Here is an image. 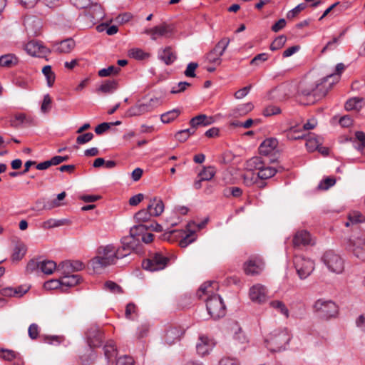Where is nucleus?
Segmentation results:
<instances>
[{
	"mask_svg": "<svg viewBox=\"0 0 365 365\" xmlns=\"http://www.w3.org/2000/svg\"><path fill=\"white\" fill-rule=\"evenodd\" d=\"M339 81V77L336 74H329L321 79V97L326 96Z\"/></svg>",
	"mask_w": 365,
	"mask_h": 365,
	"instance_id": "nucleus-19",
	"label": "nucleus"
},
{
	"mask_svg": "<svg viewBox=\"0 0 365 365\" xmlns=\"http://www.w3.org/2000/svg\"><path fill=\"white\" fill-rule=\"evenodd\" d=\"M280 113L281 109L279 107L269 105L263 110L262 114L265 117H269L274 115L279 114Z\"/></svg>",
	"mask_w": 365,
	"mask_h": 365,
	"instance_id": "nucleus-55",
	"label": "nucleus"
},
{
	"mask_svg": "<svg viewBox=\"0 0 365 365\" xmlns=\"http://www.w3.org/2000/svg\"><path fill=\"white\" fill-rule=\"evenodd\" d=\"M40 328L36 323L31 324L28 329V334L32 340L36 339L39 336Z\"/></svg>",
	"mask_w": 365,
	"mask_h": 365,
	"instance_id": "nucleus-60",
	"label": "nucleus"
},
{
	"mask_svg": "<svg viewBox=\"0 0 365 365\" xmlns=\"http://www.w3.org/2000/svg\"><path fill=\"white\" fill-rule=\"evenodd\" d=\"M175 26L173 24L163 22L158 26L145 29L144 34L149 35L152 40L155 41L158 37H170L173 34Z\"/></svg>",
	"mask_w": 365,
	"mask_h": 365,
	"instance_id": "nucleus-8",
	"label": "nucleus"
},
{
	"mask_svg": "<svg viewBox=\"0 0 365 365\" xmlns=\"http://www.w3.org/2000/svg\"><path fill=\"white\" fill-rule=\"evenodd\" d=\"M104 288L114 294H121L123 292L122 287L113 281L106 282Z\"/></svg>",
	"mask_w": 365,
	"mask_h": 365,
	"instance_id": "nucleus-51",
	"label": "nucleus"
},
{
	"mask_svg": "<svg viewBox=\"0 0 365 365\" xmlns=\"http://www.w3.org/2000/svg\"><path fill=\"white\" fill-rule=\"evenodd\" d=\"M217 287V282L209 281L203 283L197 291L199 298H202V295H208L205 299L206 308L208 314L214 319L224 317L226 312L225 305L221 297L213 294V289Z\"/></svg>",
	"mask_w": 365,
	"mask_h": 365,
	"instance_id": "nucleus-1",
	"label": "nucleus"
},
{
	"mask_svg": "<svg viewBox=\"0 0 365 365\" xmlns=\"http://www.w3.org/2000/svg\"><path fill=\"white\" fill-rule=\"evenodd\" d=\"M364 106V101L361 98H352L349 99L345 103L346 110H359Z\"/></svg>",
	"mask_w": 365,
	"mask_h": 365,
	"instance_id": "nucleus-31",
	"label": "nucleus"
},
{
	"mask_svg": "<svg viewBox=\"0 0 365 365\" xmlns=\"http://www.w3.org/2000/svg\"><path fill=\"white\" fill-rule=\"evenodd\" d=\"M248 163L250 166L252 167L255 170H258L259 171H260V169L264 168L266 164L264 160H263L262 158L259 156L252 158L248 161Z\"/></svg>",
	"mask_w": 365,
	"mask_h": 365,
	"instance_id": "nucleus-52",
	"label": "nucleus"
},
{
	"mask_svg": "<svg viewBox=\"0 0 365 365\" xmlns=\"http://www.w3.org/2000/svg\"><path fill=\"white\" fill-rule=\"evenodd\" d=\"M269 305L271 307L277 310L282 314L284 315L287 318L289 317V310L283 302L279 300H273L269 302Z\"/></svg>",
	"mask_w": 365,
	"mask_h": 365,
	"instance_id": "nucleus-43",
	"label": "nucleus"
},
{
	"mask_svg": "<svg viewBox=\"0 0 365 365\" xmlns=\"http://www.w3.org/2000/svg\"><path fill=\"white\" fill-rule=\"evenodd\" d=\"M159 57L166 65L172 64L176 59V56L170 46L165 48Z\"/></svg>",
	"mask_w": 365,
	"mask_h": 365,
	"instance_id": "nucleus-32",
	"label": "nucleus"
},
{
	"mask_svg": "<svg viewBox=\"0 0 365 365\" xmlns=\"http://www.w3.org/2000/svg\"><path fill=\"white\" fill-rule=\"evenodd\" d=\"M129 57L136 60H144L150 56L148 53L139 48H133L128 51Z\"/></svg>",
	"mask_w": 365,
	"mask_h": 365,
	"instance_id": "nucleus-39",
	"label": "nucleus"
},
{
	"mask_svg": "<svg viewBox=\"0 0 365 365\" xmlns=\"http://www.w3.org/2000/svg\"><path fill=\"white\" fill-rule=\"evenodd\" d=\"M148 230L147 225L139 223L137 225L133 226L130 228V235L135 236L136 238H139Z\"/></svg>",
	"mask_w": 365,
	"mask_h": 365,
	"instance_id": "nucleus-45",
	"label": "nucleus"
},
{
	"mask_svg": "<svg viewBox=\"0 0 365 365\" xmlns=\"http://www.w3.org/2000/svg\"><path fill=\"white\" fill-rule=\"evenodd\" d=\"M71 221L68 219H49L47 221L44 222L43 227L45 228H54L58 227L63 225H70Z\"/></svg>",
	"mask_w": 365,
	"mask_h": 365,
	"instance_id": "nucleus-34",
	"label": "nucleus"
},
{
	"mask_svg": "<svg viewBox=\"0 0 365 365\" xmlns=\"http://www.w3.org/2000/svg\"><path fill=\"white\" fill-rule=\"evenodd\" d=\"M57 268L56 263L53 260H42L40 270L46 274H51Z\"/></svg>",
	"mask_w": 365,
	"mask_h": 365,
	"instance_id": "nucleus-36",
	"label": "nucleus"
},
{
	"mask_svg": "<svg viewBox=\"0 0 365 365\" xmlns=\"http://www.w3.org/2000/svg\"><path fill=\"white\" fill-rule=\"evenodd\" d=\"M321 259L329 272L336 274H341L344 272L345 261L333 250L325 252Z\"/></svg>",
	"mask_w": 365,
	"mask_h": 365,
	"instance_id": "nucleus-5",
	"label": "nucleus"
},
{
	"mask_svg": "<svg viewBox=\"0 0 365 365\" xmlns=\"http://www.w3.org/2000/svg\"><path fill=\"white\" fill-rule=\"evenodd\" d=\"M282 170V167H279V169H277L276 168L272 167V166H267L266 165L260 169V171L258 172V177L260 179H269L272 177H273L276 173Z\"/></svg>",
	"mask_w": 365,
	"mask_h": 365,
	"instance_id": "nucleus-30",
	"label": "nucleus"
},
{
	"mask_svg": "<svg viewBox=\"0 0 365 365\" xmlns=\"http://www.w3.org/2000/svg\"><path fill=\"white\" fill-rule=\"evenodd\" d=\"M287 41V37L284 35L277 36L270 45V50L277 51L284 46Z\"/></svg>",
	"mask_w": 365,
	"mask_h": 365,
	"instance_id": "nucleus-49",
	"label": "nucleus"
},
{
	"mask_svg": "<svg viewBox=\"0 0 365 365\" xmlns=\"http://www.w3.org/2000/svg\"><path fill=\"white\" fill-rule=\"evenodd\" d=\"M17 63V58L12 54H6L0 57V66L3 67H11Z\"/></svg>",
	"mask_w": 365,
	"mask_h": 365,
	"instance_id": "nucleus-42",
	"label": "nucleus"
},
{
	"mask_svg": "<svg viewBox=\"0 0 365 365\" xmlns=\"http://www.w3.org/2000/svg\"><path fill=\"white\" fill-rule=\"evenodd\" d=\"M66 195V192H62L57 195L56 199H55L52 201H49V200L46 201L45 199H41L36 202V205H42V209L51 210L53 207H59L61 205L60 201L63 200L65 198Z\"/></svg>",
	"mask_w": 365,
	"mask_h": 365,
	"instance_id": "nucleus-21",
	"label": "nucleus"
},
{
	"mask_svg": "<svg viewBox=\"0 0 365 365\" xmlns=\"http://www.w3.org/2000/svg\"><path fill=\"white\" fill-rule=\"evenodd\" d=\"M94 135L92 133H86L82 135H78L76 138V143L78 145H83L88 142H90Z\"/></svg>",
	"mask_w": 365,
	"mask_h": 365,
	"instance_id": "nucleus-63",
	"label": "nucleus"
},
{
	"mask_svg": "<svg viewBox=\"0 0 365 365\" xmlns=\"http://www.w3.org/2000/svg\"><path fill=\"white\" fill-rule=\"evenodd\" d=\"M104 355L108 362L113 361L117 356V349L113 341H108L103 346Z\"/></svg>",
	"mask_w": 365,
	"mask_h": 365,
	"instance_id": "nucleus-24",
	"label": "nucleus"
},
{
	"mask_svg": "<svg viewBox=\"0 0 365 365\" xmlns=\"http://www.w3.org/2000/svg\"><path fill=\"white\" fill-rule=\"evenodd\" d=\"M365 221V217L358 211L351 212L348 215V220L345 222V226L356 224Z\"/></svg>",
	"mask_w": 365,
	"mask_h": 365,
	"instance_id": "nucleus-35",
	"label": "nucleus"
},
{
	"mask_svg": "<svg viewBox=\"0 0 365 365\" xmlns=\"http://www.w3.org/2000/svg\"><path fill=\"white\" fill-rule=\"evenodd\" d=\"M134 361L132 357L123 356L116 359L115 365H133Z\"/></svg>",
	"mask_w": 365,
	"mask_h": 365,
	"instance_id": "nucleus-64",
	"label": "nucleus"
},
{
	"mask_svg": "<svg viewBox=\"0 0 365 365\" xmlns=\"http://www.w3.org/2000/svg\"><path fill=\"white\" fill-rule=\"evenodd\" d=\"M85 268L84 264L79 260H66L59 264L58 270H62V274H71L73 272L81 271Z\"/></svg>",
	"mask_w": 365,
	"mask_h": 365,
	"instance_id": "nucleus-18",
	"label": "nucleus"
},
{
	"mask_svg": "<svg viewBox=\"0 0 365 365\" xmlns=\"http://www.w3.org/2000/svg\"><path fill=\"white\" fill-rule=\"evenodd\" d=\"M217 49H212L207 54V59L210 63H217L220 65L221 63V55H218L216 52Z\"/></svg>",
	"mask_w": 365,
	"mask_h": 365,
	"instance_id": "nucleus-57",
	"label": "nucleus"
},
{
	"mask_svg": "<svg viewBox=\"0 0 365 365\" xmlns=\"http://www.w3.org/2000/svg\"><path fill=\"white\" fill-rule=\"evenodd\" d=\"M116 259H118L115 254V247L113 245H108L98 249V256L91 259V265L94 270L98 271L115 264Z\"/></svg>",
	"mask_w": 365,
	"mask_h": 365,
	"instance_id": "nucleus-4",
	"label": "nucleus"
},
{
	"mask_svg": "<svg viewBox=\"0 0 365 365\" xmlns=\"http://www.w3.org/2000/svg\"><path fill=\"white\" fill-rule=\"evenodd\" d=\"M151 217H153V215L151 212L148 210V207L138 211L134 216L136 222L142 224L149 221Z\"/></svg>",
	"mask_w": 365,
	"mask_h": 365,
	"instance_id": "nucleus-37",
	"label": "nucleus"
},
{
	"mask_svg": "<svg viewBox=\"0 0 365 365\" xmlns=\"http://www.w3.org/2000/svg\"><path fill=\"white\" fill-rule=\"evenodd\" d=\"M182 334V332L180 329L177 327H170L166 331L165 341L168 344L172 345L176 341L180 339Z\"/></svg>",
	"mask_w": 365,
	"mask_h": 365,
	"instance_id": "nucleus-26",
	"label": "nucleus"
},
{
	"mask_svg": "<svg viewBox=\"0 0 365 365\" xmlns=\"http://www.w3.org/2000/svg\"><path fill=\"white\" fill-rule=\"evenodd\" d=\"M25 120L26 115L24 113H19L10 120V124L12 127L18 128L24 123Z\"/></svg>",
	"mask_w": 365,
	"mask_h": 365,
	"instance_id": "nucleus-56",
	"label": "nucleus"
},
{
	"mask_svg": "<svg viewBox=\"0 0 365 365\" xmlns=\"http://www.w3.org/2000/svg\"><path fill=\"white\" fill-rule=\"evenodd\" d=\"M230 38H222L215 46L213 49H217L216 52L218 55L222 56L225 53L226 48H227L230 43Z\"/></svg>",
	"mask_w": 365,
	"mask_h": 365,
	"instance_id": "nucleus-50",
	"label": "nucleus"
},
{
	"mask_svg": "<svg viewBox=\"0 0 365 365\" xmlns=\"http://www.w3.org/2000/svg\"><path fill=\"white\" fill-rule=\"evenodd\" d=\"M306 8V4L304 3L298 4L296 7L288 11L287 14V18L288 19H292L296 17L299 12L304 10Z\"/></svg>",
	"mask_w": 365,
	"mask_h": 365,
	"instance_id": "nucleus-59",
	"label": "nucleus"
},
{
	"mask_svg": "<svg viewBox=\"0 0 365 365\" xmlns=\"http://www.w3.org/2000/svg\"><path fill=\"white\" fill-rule=\"evenodd\" d=\"M140 240L139 238H136L135 236L130 234L128 236L122 237L120 242L122 245H124V246L133 251L138 246Z\"/></svg>",
	"mask_w": 365,
	"mask_h": 365,
	"instance_id": "nucleus-33",
	"label": "nucleus"
},
{
	"mask_svg": "<svg viewBox=\"0 0 365 365\" xmlns=\"http://www.w3.org/2000/svg\"><path fill=\"white\" fill-rule=\"evenodd\" d=\"M42 73L45 76L48 87H51L55 81V74L51 70V66L49 65L45 66L42 68Z\"/></svg>",
	"mask_w": 365,
	"mask_h": 365,
	"instance_id": "nucleus-44",
	"label": "nucleus"
},
{
	"mask_svg": "<svg viewBox=\"0 0 365 365\" xmlns=\"http://www.w3.org/2000/svg\"><path fill=\"white\" fill-rule=\"evenodd\" d=\"M151 110L150 104L140 103L130 107L125 113L127 117L140 115Z\"/></svg>",
	"mask_w": 365,
	"mask_h": 365,
	"instance_id": "nucleus-22",
	"label": "nucleus"
},
{
	"mask_svg": "<svg viewBox=\"0 0 365 365\" xmlns=\"http://www.w3.org/2000/svg\"><path fill=\"white\" fill-rule=\"evenodd\" d=\"M132 251L124 246V245H122L121 247H118L117 250L115 249V254L116 255L117 259H122L123 257H125L128 256Z\"/></svg>",
	"mask_w": 365,
	"mask_h": 365,
	"instance_id": "nucleus-62",
	"label": "nucleus"
},
{
	"mask_svg": "<svg viewBox=\"0 0 365 365\" xmlns=\"http://www.w3.org/2000/svg\"><path fill=\"white\" fill-rule=\"evenodd\" d=\"M26 51L32 56L43 57L51 53L50 50L44 46L41 42L30 41L25 46Z\"/></svg>",
	"mask_w": 365,
	"mask_h": 365,
	"instance_id": "nucleus-11",
	"label": "nucleus"
},
{
	"mask_svg": "<svg viewBox=\"0 0 365 365\" xmlns=\"http://www.w3.org/2000/svg\"><path fill=\"white\" fill-rule=\"evenodd\" d=\"M291 339L287 329H279L272 331L265 339L267 348L272 352L281 351L286 349Z\"/></svg>",
	"mask_w": 365,
	"mask_h": 365,
	"instance_id": "nucleus-3",
	"label": "nucleus"
},
{
	"mask_svg": "<svg viewBox=\"0 0 365 365\" xmlns=\"http://www.w3.org/2000/svg\"><path fill=\"white\" fill-rule=\"evenodd\" d=\"M216 169L214 166L204 167L200 172L198 176L205 181L210 180L215 175Z\"/></svg>",
	"mask_w": 365,
	"mask_h": 365,
	"instance_id": "nucleus-38",
	"label": "nucleus"
},
{
	"mask_svg": "<svg viewBox=\"0 0 365 365\" xmlns=\"http://www.w3.org/2000/svg\"><path fill=\"white\" fill-rule=\"evenodd\" d=\"M120 71V68L118 66H110L108 68H102L98 71V76L101 77H106L111 75H117Z\"/></svg>",
	"mask_w": 365,
	"mask_h": 365,
	"instance_id": "nucleus-47",
	"label": "nucleus"
},
{
	"mask_svg": "<svg viewBox=\"0 0 365 365\" xmlns=\"http://www.w3.org/2000/svg\"><path fill=\"white\" fill-rule=\"evenodd\" d=\"M169 257L160 252H150L148 258L142 262V267L150 272H156L164 269L168 264Z\"/></svg>",
	"mask_w": 365,
	"mask_h": 365,
	"instance_id": "nucleus-6",
	"label": "nucleus"
},
{
	"mask_svg": "<svg viewBox=\"0 0 365 365\" xmlns=\"http://www.w3.org/2000/svg\"><path fill=\"white\" fill-rule=\"evenodd\" d=\"M264 263L259 257H252L244 264V270L247 275L259 274L264 269Z\"/></svg>",
	"mask_w": 365,
	"mask_h": 365,
	"instance_id": "nucleus-12",
	"label": "nucleus"
},
{
	"mask_svg": "<svg viewBox=\"0 0 365 365\" xmlns=\"http://www.w3.org/2000/svg\"><path fill=\"white\" fill-rule=\"evenodd\" d=\"M306 147L307 150L309 152L319 150V142L317 139V137L309 135L306 141Z\"/></svg>",
	"mask_w": 365,
	"mask_h": 365,
	"instance_id": "nucleus-46",
	"label": "nucleus"
},
{
	"mask_svg": "<svg viewBox=\"0 0 365 365\" xmlns=\"http://www.w3.org/2000/svg\"><path fill=\"white\" fill-rule=\"evenodd\" d=\"M75 46V41L72 38H69L56 43V50L58 53H68L74 48Z\"/></svg>",
	"mask_w": 365,
	"mask_h": 365,
	"instance_id": "nucleus-27",
	"label": "nucleus"
},
{
	"mask_svg": "<svg viewBox=\"0 0 365 365\" xmlns=\"http://www.w3.org/2000/svg\"><path fill=\"white\" fill-rule=\"evenodd\" d=\"M147 207L151 212L153 216L157 217L160 215L164 211V203L160 198L155 197L150 198Z\"/></svg>",
	"mask_w": 365,
	"mask_h": 365,
	"instance_id": "nucleus-20",
	"label": "nucleus"
},
{
	"mask_svg": "<svg viewBox=\"0 0 365 365\" xmlns=\"http://www.w3.org/2000/svg\"><path fill=\"white\" fill-rule=\"evenodd\" d=\"M63 277L61 278L62 286L74 287L80 282L81 277L78 274H63Z\"/></svg>",
	"mask_w": 365,
	"mask_h": 365,
	"instance_id": "nucleus-29",
	"label": "nucleus"
},
{
	"mask_svg": "<svg viewBox=\"0 0 365 365\" xmlns=\"http://www.w3.org/2000/svg\"><path fill=\"white\" fill-rule=\"evenodd\" d=\"M88 12L91 15V18L95 20L101 19L104 16V13L102 10V8L101 5L98 4L92 5L89 8Z\"/></svg>",
	"mask_w": 365,
	"mask_h": 365,
	"instance_id": "nucleus-40",
	"label": "nucleus"
},
{
	"mask_svg": "<svg viewBox=\"0 0 365 365\" xmlns=\"http://www.w3.org/2000/svg\"><path fill=\"white\" fill-rule=\"evenodd\" d=\"M293 262L296 271L302 279L307 278L314 270V262L302 256H294Z\"/></svg>",
	"mask_w": 365,
	"mask_h": 365,
	"instance_id": "nucleus-9",
	"label": "nucleus"
},
{
	"mask_svg": "<svg viewBox=\"0 0 365 365\" xmlns=\"http://www.w3.org/2000/svg\"><path fill=\"white\" fill-rule=\"evenodd\" d=\"M85 336L87 344L90 348L93 349L98 347L102 344L103 334L97 325H91L87 329Z\"/></svg>",
	"mask_w": 365,
	"mask_h": 365,
	"instance_id": "nucleus-10",
	"label": "nucleus"
},
{
	"mask_svg": "<svg viewBox=\"0 0 365 365\" xmlns=\"http://www.w3.org/2000/svg\"><path fill=\"white\" fill-rule=\"evenodd\" d=\"M249 295L253 302L261 304L267 300V290L264 286L257 284L250 289Z\"/></svg>",
	"mask_w": 365,
	"mask_h": 365,
	"instance_id": "nucleus-16",
	"label": "nucleus"
},
{
	"mask_svg": "<svg viewBox=\"0 0 365 365\" xmlns=\"http://www.w3.org/2000/svg\"><path fill=\"white\" fill-rule=\"evenodd\" d=\"M304 88H299L297 93L298 101L304 106L312 105L316 102L314 93L315 89L319 86V76L317 70L309 71L305 76Z\"/></svg>",
	"mask_w": 365,
	"mask_h": 365,
	"instance_id": "nucleus-2",
	"label": "nucleus"
},
{
	"mask_svg": "<svg viewBox=\"0 0 365 365\" xmlns=\"http://www.w3.org/2000/svg\"><path fill=\"white\" fill-rule=\"evenodd\" d=\"M51 98L49 94H46L43 96V100L41 106V110L43 113H48L51 108Z\"/></svg>",
	"mask_w": 365,
	"mask_h": 365,
	"instance_id": "nucleus-58",
	"label": "nucleus"
},
{
	"mask_svg": "<svg viewBox=\"0 0 365 365\" xmlns=\"http://www.w3.org/2000/svg\"><path fill=\"white\" fill-rule=\"evenodd\" d=\"M313 244L312 236L307 230H299L293 236L292 245L294 248L300 249L302 247Z\"/></svg>",
	"mask_w": 365,
	"mask_h": 365,
	"instance_id": "nucleus-13",
	"label": "nucleus"
},
{
	"mask_svg": "<svg viewBox=\"0 0 365 365\" xmlns=\"http://www.w3.org/2000/svg\"><path fill=\"white\" fill-rule=\"evenodd\" d=\"M214 122L213 118L211 116H207L205 114H200L190 120V125L196 126L197 128L200 126H207L211 125Z\"/></svg>",
	"mask_w": 365,
	"mask_h": 365,
	"instance_id": "nucleus-23",
	"label": "nucleus"
},
{
	"mask_svg": "<svg viewBox=\"0 0 365 365\" xmlns=\"http://www.w3.org/2000/svg\"><path fill=\"white\" fill-rule=\"evenodd\" d=\"M336 180L334 176H327L321 180V190H327L336 184Z\"/></svg>",
	"mask_w": 365,
	"mask_h": 365,
	"instance_id": "nucleus-53",
	"label": "nucleus"
},
{
	"mask_svg": "<svg viewBox=\"0 0 365 365\" xmlns=\"http://www.w3.org/2000/svg\"><path fill=\"white\" fill-rule=\"evenodd\" d=\"M195 240V231H190L186 234L179 242V245L182 248L187 247L190 243Z\"/></svg>",
	"mask_w": 365,
	"mask_h": 365,
	"instance_id": "nucleus-48",
	"label": "nucleus"
},
{
	"mask_svg": "<svg viewBox=\"0 0 365 365\" xmlns=\"http://www.w3.org/2000/svg\"><path fill=\"white\" fill-rule=\"evenodd\" d=\"M198 67V63L195 62H190L187 64L184 74L187 77L194 78L195 77V70Z\"/></svg>",
	"mask_w": 365,
	"mask_h": 365,
	"instance_id": "nucleus-61",
	"label": "nucleus"
},
{
	"mask_svg": "<svg viewBox=\"0 0 365 365\" xmlns=\"http://www.w3.org/2000/svg\"><path fill=\"white\" fill-rule=\"evenodd\" d=\"M278 145V140L274 138H269L265 139L259 147V153L264 156L275 154L277 153V148Z\"/></svg>",
	"mask_w": 365,
	"mask_h": 365,
	"instance_id": "nucleus-17",
	"label": "nucleus"
},
{
	"mask_svg": "<svg viewBox=\"0 0 365 365\" xmlns=\"http://www.w3.org/2000/svg\"><path fill=\"white\" fill-rule=\"evenodd\" d=\"M214 341L206 336H199L198 341L196 344V351L198 355L204 356L210 354L215 347Z\"/></svg>",
	"mask_w": 365,
	"mask_h": 365,
	"instance_id": "nucleus-15",
	"label": "nucleus"
},
{
	"mask_svg": "<svg viewBox=\"0 0 365 365\" xmlns=\"http://www.w3.org/2000/svg\"><path fill=\"white\" fill-rule=\"evenodd\" d=\"M254 108V106L252 103L249 102L240 105L235 110V113L240 115H245L250 112Z\"/></svg>",
	"mask_w": 365,
	"mask_h": 365,
	"instance_id": "nucleus-54",
	"label": "nucleus"
},
{
	"mask_svg": "<svg viewBox=\"0 0 365 365\" xmlns=\"http://www.w3.org/2000/svg\"><path fill=\"white\" fill-rule=\"evenodd\" d=\"M338 306L333 301L321 302V319L329 320L337 317Z\"/></svg>",
	"mask_w": 365,
	"mask_h": 365,
	"instance_id": "nucleus-14",
	"label": "nucleus"
},
{
	"mask_svg": "<svg viewBox=\"0 0 365 365\" xmlns=\"http://www.w3.org/2000/svg\"><path fill=\"white\" fill-rule=\"evenodd\" d=\"M118 86V81L116 80H106L97 88L98 93H103L105 94L113 93Z\"/></svg>",
	"mask_w": 365,
	"mask_h": 365,
	"instance_id": "nucleus-25",
	"label": "nucleus"
},
{
	"mask_svg": "<svg viewBox=\"0 0 365 365\" xmlns=\"http://www.w3.org/2000/svg\"><path fill=\"white\" fill-rule=\"evenodd\" d=\"M27 247L23 242H17L13 250L11 259L13 261L21 260L26 255Z\"/></svg>",
	"mask_w": 365,
	"mask_h": 365,
	"instance_id": "nucleus-28",
	"label": "nucleus"
},
{
	"mask_svg": "<svg viewBox=\"0 0 365 365\" xmlns=\"http://www.w3.org/2000/svg\"><path fill=\"white\" fill-rule=\"evenodd\" d=\"M180 113V110L178 109H173L168 111L160 116V120L163 123H169L174 120Z\"/></svg>",
	"mask_w": 365,
	"mask_h": 365,
	"instance_id": "nucleus-41",
	"label": "nucleus"
},
{
	"mask_svg": "<svg viewBox=\"0 0 365 365\" xmlns=\"http://www.w3.org/2000/svg\"><path fill=\"white\" fill-rule=\"evenodd\" d=\"M346 249L356 257L365 261V238L362 235L352 236L346 243Z\"/></svg>",
	"mask_w": 365,
	"mask_h": 365,
	"instance_id": "nucleus-7",
	"label": "nucleus"
}]
</instances>
